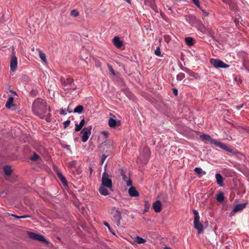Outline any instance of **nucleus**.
Here are the masks:
<instances>
[{"mask_svg": "<svg viewBox=\"0 0 249 249\" xmlns=\"http://www.w3.org/2000/svg\"><path fill=\"white\" fill-rule=\"evenodd\" d=\"M215 178L216 179V182L220 186H223V178L221 174L217 173L215 175Z\"/></svg>", "mask_w": 249, "mask_h": 249, "instance_id": "412c9836", "label": "nucleus"}, {"mask_svg": "<svg viewBox=\"0 0 249 249\" xmlns=\"http://www.w3.org/2000/svg\"><path fill=\"white\" fill-rule=\"evenodd\" d=\"M10 92L11 93H13V94H14V95H17V93H16V92L15 91H13V90H10Z\"/></svg>", "mask_w": 249, "mask_h": 249, "instance_id": "e2e57ef3", "label": "nucleus"}, {"mask_svg": "<svg viewBox=\"0 0 249 249\" xmlns=\"http://www.w3.org/2000/svg\"><path fill=\"white\" fill-rule=\"evenodd\" d=\"M89 170H90V173L91 174L92 172V169L91 167H90L89 168Z\"/></svg>", "mask_w": 249, "mask_h": 249, "instance_id": "774afa93", "label": "nucleus"}, {"mask_svg": "<svg viewBox=\"0 0 249 249\" xmlns=\"http://www.w3.org/2000/svg\"><path fill=\"white\" fill-rule=\"evenodd\" d=\"M113 43L117 48H120L123 45V41L118 36H115L113 39Z\"/></svg>", "mask_w": 249, "mask_h": 249, "instance_id": "dca6fc26", "label": "nucleus"}, {"mask_svg": "<svg viewBox=\"0 0 249 249\" xmlns=\"http://www.w3.org/2000/svg\"><path fill=\"white\" fill-rule=\"evenodd\" d=\"M106 187L100 185L99 188V193L103 196H107L109 195L108 190L106 188Z\"/></svg>", "mask_w": 249, "mask_h": 249, "instance_id": "5701e85b", "label": "nucleus"}, {"mask_svg": "<svg viewBox=\"0 0 249 249\" xmlns=\"http://www.w3.org/2000/svg\"><path fill=\"white\" fill-rule=\"evenodd\" d=\"M10 215H11V216H13V217H15L17 219H21V217L20 216H18V215H17L15 214H9Z\"/></svg>", "mask_w": 249, "mask_h": 249, "instance_id": "5fc2aeb1", "label": "nucleus"}, {"mask_svg": "<svg viewBox=\"0 0 249 249\" xmlns=\"http://www.w3.org/2000/svg\"><path fill=\"white\" fill-rule=\"evenodd\" d=\"M13 101L14 98L12 96L9 97L5 105L7 108L10 109L12 106H15V105L13 104Z\"/></svg>", "mask_w": 249, "mask_h": 249, "instance_id": "393cba45", "label": "nucleus"}, {"mask_svg": "<svg viewBox=\"0 0 249 249\" xmlns=\"http://www.w3.org/2000/svg\"><path fill=\"white\" fill-rule=\"evenodd\" d=\"M155 53L158 55L160 56L161 54L160 50V47H158L157 49L155 51Z\"/></svg>", "mask_w": 249, "mask_h": 249, "instance_id": "49530a36", "label": "nucleus"}, {"mask_svg": "<svg viewBox=\"0 0 249 249\" xmlns=\"http://www.w3.org/2000/svg\"><path fill=\"white\" fill-rule=\"evenodd\" d=\"M108 124L110 127L115 128L116 126L121 125V122L120 120L111 118L109 119Z\"/></svg>", "mask_w": 249, "mask_h": 249, "instance_id": "1a4fd4ad", "label": "nucleus"}, {"mask_svg": "<svg viewBox=\"0 0 249 249\" xmlns=\"http://www.w3.org/2000/svg\"><path fill=\"white\" fill-rule=\"evenodd\" d=\"M216 200L219 202H222L224 200V196L222 192H219L216 196Z\"/></svg>", "mask_w": 249, "mask_h": 249, "instance_id": "c85d7f7f", "label": "nucleus"}, {"mask_svg": "<svg viewBox=\"0 0 249 249\" xmlns=\"http://www.w3.org/2000/svg\"><path fill=\"white\" fill-rule=\"evenodd\" d=\"M84 111V107L82 105H78L73 110V112L75 113L80 114Z\"/></svg>", "mask_w": 249, "mask_h": 249, "instance_id": "cd10ccee", "label": "nucleus"}, {"mask_svg": "<svg viewBox=\"0 0 249 249\" xmlns=\"http://www.w3.org/2000/svg\"><path fill=\"white\" fill-rule=\"evenodd\" d=\"M104 224L105 226H107L108 229H109V231L113 234V235H115V233L114 232V231H113L111 228H110V227L109 226V224L108 223L106 222H105L104 223Z\"/></svg>", "mask_w": 249, "mask_h": 249, "instance_id": "37998d69", "label": "nucleus"}, {"mask_svg": "<svg viewBox=\"0 0 249 249\" xmlns=\"http://www.w3.org/2000/svg\"><path fill=\"white\" fill-rule=\"evenodd\" d=\"M60 113L62 115H66L67 114L66 110L64 109H61L60 110Z\"/></svg>", "mask_w": 249, "mask_h": 249, "instance_id": "864d4df0", "label": "nucleus"}, {"mask_svg": "<svg viewBox=\"0 0 249 249\" xmlns=\"http://www.w3.org/2000/svg\"><path fill=\"white\" fill-rule=\"evenodd\" d=\"M76 160L71 161L68 163V167L70 168H76Z\"/></svg>", "mask_w": 249, "mask_h": 249, "instance_id": "72a5a7b5", "label": "nucleus"}, {"mask_svg": "<svg viewBox=\"0 0 249 249\" xmlns=\"http://www.w3.org/2000/svg\"><path fill=\"white\" fill-rule=\"evenodd\" d=\"M210 62L211 64L215 68H227L229 67V65L218 59L212 58Z\"/></svg>", "mask_w": 249, "mask_h": 249, "instance_id": "39448f33", "label": "nucleus"}, {"mask_svg": "<svg viewBox=\"0 0 249 249\" xmlns=\"http://www.w3.org/2000/svg\"><path fill=\"white\" fill-rule=\"evenodd\" d=\"M27 234L28 237L32 239L41 241L47 244L49 243V242L45 239L43 235L31 231H27Z\"/></svg>", "mask_w": 249, "mask_h": 249, "instance_id": "423d86ee", "label": "nucleus"}, {"mask_svg": "<svg viewBox=\"0 0 249 249\" xmlns=\"http://www.w3.org/2000/svg\"><path fill=\"white\" fill-rule=\"evenodd\" d=\"M51 115L50 113L48 114V115H47L45 118V120L47 122H51V119H50Z\"/></svg>", "mask_w": 249, "mask_h": 249, "instance_id": "603ef678", "label": "nucleus"}, {"mask_svg": "<svg viewBox=\"0 0 249 249\" xmlns=\"http://www.w3.org/2000/svg\"><path fill=\"white\" fill-rule=\"evenodd\" d=\"M185 77V74L183 73H179L177 76V79L178 80H181Z\"/></svg>", "mask_w": 249, "mask_h": 249, "instance_id": "79ce46f5", "label": "nucleus"}, {"mask_svg": "<svg viewBox=\"0 0 249 249\" xmlns=\"http://www.w3.org/2000/svg\"><path fill=\"white\" fill-rule=\"evenodd\" d=\"M193 213L195 215L194 220H196H196H199V216L198 212L196 210H193Z\"/></svg>", "mask_w": 249, "mask_h": 249, "instance_id": "a19ab883", "label": "nucleus"}, {"mask_svg": "<svg viewBox=\"0 0 249 249\" xmlns=\"http://www.w3.org/2000/svg\"><path fill=\"white\" fill-rule=\"evenodd\" d=\"M213 144L215 145L216 146L220 147L222 149H225L227 151L231 152L232 151V149L228 148L225 144L219 142L216 140V142H214Z\"/></svg>", "mask_w": 249, "mask_h": 249, "instance_id": "a211bd4d", "label": "nucleus"}, {"mask_svg": "<svg viewBox=\"0 0 249 249\" xmlns=\"http://www.w3.org/2000/svg\"><path fill=\"white\" fill-rule=\"evenodd\" d=\"M39 158V156L36 154V153H34L33 155L30 158V159L33 161H36Z\"/></svg>", "mask_w": 249, "mask_h": 249, "instance_id": "4c0bfd02", "label": "nucleus"}, {"mask_svg": "<svg viewBox=\"0 0 249 249\" xmlns=\"http://www.w3.org/2000/svg\"><path fill=\"white\" fill-rule=\"evenodd\" d=\"M21 217V218H28V217H30L31 216L30 215H24L23 216H20Z\"/></svg>", "mask_w": 249, "mask_h": 249, "instance_id": "13d9d810", "label": "nucleus"}, {"mask_svg": "<svg viewBox=\"0 0 249 249\" xmlns=\"http://www.w3.org/2000/svg\"><path fill=\"white\" fill-rule=\"evenodd\" d=\"M247 203L234 204V213L243 210L246 206Z\"/></svg>", "mask_w": 249, "mask_h": 249, "instance_id": "f3484780", "label": "nucleus"}, {"mask_svg": "<svg viewBox=\"0 0 249 249\" xmlns=\"http://www.w3.org/2000/svg\"><path fill=\"white\" fill-rule=\"evenodd\" d=\"M32 110L34 113L39 116L41 119L44 118L43 115L47 111V106L45 101L40 98H37L33 102Z\"/></svg>", "mask_w": 249, "mask_h": 249, "instance_id": "f257e3e1", "label": "nucleus"}, {"mask_svg": "<svg viewBox=\"0 0 249 249\" xmlns=\"http://www.w3.org/2000/svg\"><path fill=\"white\" fill-rule=\"evenodd\" d=\"M14 51V49L13 50ZM18 60L17 58L15 55V53L13 51L11 59L10 61V70L11 71H15L17 68Z\"/></svg>", "mask_w": 249, "mask_h": 249, "instance_id": "6e6552de", "label": "nucleus"}, {"mask_svg": "<svg viewBox=\"0 0 249 249\" xmlns=\"http://www.w3.org/2000/svg\"><path fill=\"white\" fill-rule=\"evenodd\" d=\"M39 55L40 59L45 63H47V59L46 57V55L44 53H43L41 51H39Z\"/></svg>", "mask_w": 249, "mask_h": 249, "instance_id": "c756f323", "label": "nucleus"}, {"mask_svg": "<svg viewBox=\"0 0 249 249\" xmlns=\"http://www.w3.org/2000/svg\"><path fill=\"white\" fill-rule=\"evenodd\" d=\"M200 138L201 140L205 142H209L212 144H214V142H216V140L212 138L208 134H202L200 136Z\"/></svg>", "mask_w": 249, "mask_h": 249, "instance_id": "9d476101", "label": "nucleus"}, {"mask_svg": "<svg viewBox=\"0 0 249 249\" xmlns=\"http://www.w3.org/2000/svg\"><path fill=\"white\" fill-rule=\"evenodd\" d=\"M190 18L195 21L193 24H195V26L197 27L200 32L205 34H211V30L209 28H206L199 21L197 20L195 17L191 16Z\"/></svg>", "mask_w": 249, "mask_h": 249, "instance_id": "20e7f679", "label": "nucleus"}, {"mask_svg": "<svg viewBox=\"0 0 249 249\" xmlns=\"http://www.w3.org/2000/svg\"><path fill=\"white\" fill-rule=\"evenodd\" d=\"M60 81L63 86L65 87H66L67 85L71 84L73 82V79L71 78H67L66 80H65L63 78H61Z\"/></svg>", "mask_w": 249, "mask_h": 249, "instance_id": "6ab92c4d", "label": "nucleus"}, {"mask_svg": "<svg viewBox=\"0 0 249 249\" xmlns=\"http://www.w3.org/2000/svg\"><path fill=\"white\" fill-rule=\"evenodd\" d=\"M194 171L196 172V173L197 174H206V172L205 171H203L202 169L201 168H199V167H196L195 168Z\"/></svg>", "mask_w": 249, "mask_h": 249, "instance_id": "f704fd0d", "label": "nucleus"}, {"mask_svg": "<svg viewBox=\"0 0 249 249\" xmlns=\"http://www.w3.org/2000/svg\"><path fill=\"white\" fill-rule=\"evenodd\" d=\"M108 68H109V70L113 74V75H115V71L113 69V68L111 66L108 65Z\"/></svg>", "mask_w": 249, "mask_h": 249, "instance_id": "3c124183", "label": "nucleus"}, {"mask_svg": "<svg viewBox=\"0 0 249 249\" xmlns=\"http://www.w3.org/2000/svg\"><path fill=\"white\" fill-rule=\"evenodd\" d=\"M3 169L4 174L7 176H9L11 175L12 172V169L10 166H9V165L4 166L3 168Z\"/></svg>", "mask_w": 249, "mask_h": 249, "instance_id": "4be33fe9", "label": "nucleus"}, {"mask_svg": "<svg viewBox=\"0 0 249 249\" xmlns=\"http://www.w3.org/2000/svg\"><path fill=\"white\" fill-rule=\"evenodd\" d=\"M151 0V2L150 4V6H151V7L152 8V9H153L156 12H158L157 8L154 3V0Z\"/></svg>", "mask_w": 249, "mask_h": 249, "instance_id": "ea45409f", "label": "nucleus"}, {"mask_svg": "<svg viewBox=\"0 0 249 249\" xmlns=\"http://www.w3.org/2000/svg\"><path fill=\"white\" fill-rule=\"evenodd\" d=\"M112 142H102L99 146V151L101 153H104L103 154L108 155V157L111 156V149L112 148Z\"/></svg>", "mask_w": 249, "mask_h": 249, "instance_id": "7ed1b4c3", "label": "nucleus"}, {"mask_svg": "<svg viewBox=\"0 0 249 249\" xmlns=\"http://www.w3.org/2000/svg\"><path fill=\"white\" fill-rule=\"evenodd\" d=\"M57 176L58 178L60 179V180L61 181V182L63 183L64 185H67V182L66 179L61 172L57 171Z\"/></svg>", "mask_w": 249, "mask_h": 249, "instance_id": "aec40b11", "label": "nucleus"}, {"mask_svg": "<svg viewBox=\"0 0 249 249\" xmlns=\"http://www.w3.org/2000/svg\"><path fill=\"white\" fill-rule=\"evenodd\" d=\"M71 121L69 120H68L67 121H65L64 123V128H66L70 124Z\"/></svg>", "mask_w": 249, "mask_h": 249, "instance_id": "de8ad7c7", "label": "nucleus"}, {"mask_svg": "<svg viewBox=\"0 0 249 249\" xmlns=\"http://www.w3.org/2000/svg\"><path fill=\"white\" fill-rule=\"evenodd\" d=\"M134 241L138 244L144 243L146 241L144 239L140 236H137Z\"/></svg>", "mask_w": 249, "mask_h": 249, "instance_id": "473e14b6", "label": "nucleus"}, {"mask_svg": "<svg viewBox=\"0 0 249 249\" xmlns=\"http://www.w3.org/2000/svg\"><path fill=\"white\" fill-rule=\"evenodd\" d=\"M173 93L174 94L177 96L178 95V89H173Z\"/></svg>", "mask_w": 249, "mask_h": 249, "instance_id": "4d7b16f0", "label": "nucleus"}, {"mask_svg": "<svg viewBox=\"0 0 249 249\" xmlns=\"http://www.w3.org/2000/svg\"><path fill=\"white\" fill-rule=\"evenodd\" d=\"M96 62V66H101V63L99 61L95 60Z\"/></svg>", "mask_w": 249, "mask_h": 249, "instance_id": "052dcab7", "label": "nucleus"}, {"mask_svg": "<svg viewBox=\"0 0 249 249\" xmlns=\"http://www.w3.org/2000/svg\"><path fill=\"white\" fill-rule=\"evenodd\" d=\"M108 157V155H106V154H103L101 156V160L100 164L101 165H103L105 160L107 159V158Z\"/></svg>", "mask_w": 249, "mask_h": 249, "instance_id": "58836bf2", "label": "nucleus"}, {"mask_svg": "<svg viewBox=\"0 0 249 249\" xmlns=\"http://www.w3.org/2000/svg\"><path fill=\"white\" fill-rule=\"evenodd\" d=\"M79 15V12L76 9L72 10L71 12V15L73 17H77Z\"/></svg>", "mask_w": 249, "mask_h": 249, "instance_id": "c9c22d12", "label": "nucleus"}, {"mask_svg": "<svg viewBox=\"0 0 249 249\" xmlns=\"http://www.w3.org/2000/svg\"><path fill=\"white\" fill-rule=\"evenodd\" d=\"M234 21L236 26H237V24H238V20L236 18H234Z\"/></svg>", "mask_w": 249, "mask_h": 249, "instance_id": "680f3d73", "label": "nucleus"}, {"mask_svg": "<svg viewBox=\"0 0 249 249\" xmlns=\"http://www.w3.org/2000/svg\"><path fill=\"white\" fill-rule=\"evenodd\" d=\"M38 93V91L36 89H32L30 92V95L33 96H36Z\"/></svg>", "mask_w": 249, "mask_h": 249, "instance_id": "a18cd8bd", "label": "nucleus"}, {"mask_svg": "<svg viewBox=\"0 0 249 249\" xmlns=\"http://www.w3.org/2000/svg\"><path fill=\"white\" fill-rule=\"evenodd\" d=\"M234 81L237 82L238 84L241 83L242 81L240 76H236L234 77Z\"/></svg>", "mask_w": 249, "mask_h": 249, "instance_id": "09e8293b", "label": "nucleus"}, {"mask_svg": "<svg viewBox=\"0 0 249 249\" xmlns=\"http://www.w3.org/2000/svg\"><path fill=\"white\" fill-rule=\"evenodd\" d=\"M192 1L196 6L201 10V7L200 6L199 0H192Z\"/></svg>", "mask_w": 249, "mask_h": 249, "instance_id": "c03bdc74", "label": "nucleus"}, {"mask_svg": "<svg viewBox=\"0 0 249 249\" xmlns=\"http://www.w3.org/2000/svg\"><path fill=\"white\" fill-rule=\"evenodd\" d=\"M85 124V120L84 119H83L81 120V122H80L79 124H75V131H80L83 126Z\"/></svg>", "mask_w": 249, "mask_h": 249, "instance_id": "b1692460", "label": "nucleus"}, {"mask_svg": "<svg viewBox=\"0 0 249 249\" xmlns=\"http://www.w3.org/2000/svg\"><path fill=\"white\" fill-rule=\"evenodd\" d=\"M201 10H202V12H203V16H207L209 15V13H208V12L204 11L203 10H202V9H201Z\"/></svg>", "mask_w": 249, "mask_h": 249, "instance_id": "bf43d9fd", "label": "nucleus"}, {"mask_svg": "<svg viewBox=\"0 0 249 249\" xmlns=\"http://www.w3.org/2000/svg\"><path fill=\"white\" fill-rule=\"evenodd\" d=\"M234 157L239 158L241 160H245V157L244 155L239 152H235V151Z\"/></svg>", "mask_w": 249, "mask_h": 249, "instance_id": "2f4dec72", "label": "nucleus"}, {"mask_svg": "<svg viewBox=\"0 0 249 249\" xmlns=\"http://www.w3.org/2000/svg\"><path fill=\"white\" fill-rule=\"evenodd\" d=\"M152 207L156 213L160 212L161 211V203L160 201L157 200L154 202Z\"/></svg>", "mask_w": 249, "mask_h": 249, "instance_id": "ddd939ff", "label": "nucleus"}, {"mask_svg": "<svg viewBox=\"0 0 249 249\" xmlns=\"http://www.w3.org/2000/svg\"><path fill=\"white\" fill-rule=\"evenodd\" d=\"M144 209L143 211V213L144 214L146 212H147L149 209L150 208V204L149 203L148 201L147 200H144Z\"/></svg>", "mask_w": 249, "mask_h": 249, "instance_id": "7c9ffc66", "label": "nucleus"}, {"mask_svg": "<svg viewBox=\"0 0 249 249\" xmlns=\"http://www.w3.org/2000/svg\"><path fill=\"white\" fill-rule=\"evenodd\" d=\"M120 174L123 177V180L126 182V185L128 186H131L132 185V181L130 178L127 179V177L125 175V172L123 169H121Z\"/></svg>", "mask_w": 249, "mask_h": 249, "instance_id": "f8f14e48", "label": "nucleus"}, {"mask_svg": "<svg viewBox=\"0 0 249 249\" xmlns=\"http://www.w3.org/2000/svg\"><path fill=\"white\" fill-rule=\"evenodd\" d=\"M233 214V209L231 211V212L230 213V215L231 216Z\"/></svg>", "mask_w": 249, "mask_h": 249, "instance_id": "69168bd1", "label": "nucleus"}, {"mask_svg": "<svg viewBox=\"0 0 249 249\" xmlns=\"http://www.w3.org/2000/svg\"><path fill=\"white\" fill-rule=\"evenodd\" d=\"M102 134H103L106 138H107L108 136V133L105 131H102Z\"/></svg>", "mask_w": 249, "mask_h": 249, "instance_id": "6e6d98bb", "label": "nucleus"}, {"mask_svg": "<svg viewBox=\"0 0 249 249\" xmlns=\"http://www.w3.org/2000/svg\"><path fill=\"white\" fill-rule=\"evenodd\" d=\"M222 0L225 3L229 4L230 8L231 10L232 9V8H233L232 0Z\"/></svg>", "mask_w": 249, "mask_h": 249, "instance_id": "e433bc0d", "label": "nucleus"}, {"mask_svg": "<svg viewBox=\"0 0 249 249\" xmlns=\"http://www.w3.org/2000/svg\"><path fill=\"white\" fill-rule=\"evenodd\" d=\"M186 43L189 46H193L195 43V40L191 37H187L185 38Z\"/></svg>", "mask_w": 249, "mask_h": 249, "instance_id": "bb28decb", "label": "nucleus"}, {"mask_svg": "<svg viewBox=\"0 0 249 249\" xmlns=\"http://www.w3.org/2000/svg\"><path fill=\"white\" fill-rule=\"evenodd\" d=\"M92 129V126L90 125L87 127H84L81 133L82 134V141L83 142H86L88 141L89 135L91 134V130Z\"/></svg>", "mask_w": 249, "mask_h": 249, "instance_id": "0eeeda50", "label": "nucleus"}, {"mask_svg": "<svg viewBox=\"0 0 249 249\" xmlns=\"http://www.w3.org/2000/svg\"><path fill=\"white\" fill-rule=\"evenodd\" d=\"M142 154L146 159H148L150 157V151L149 147L145 146L143 149Z\"/></svg>", "mask_w": 249, "mask_h": 249, "instance_id": "a878e982", "label": "nucleus"}, {"mask_svg": "<svg viewBox=\"0 0 249 249\" xmlns=\"http://www.w3.org/2000/svg\"><path fill=\"white\" fill-rule=\"evenodd\" d=\"M107 167V164H106L105 166V170L106 169ZM109 175L105 171L102 175V179H101L102 184L101 185L105 186L112 191H113L112 181L111 179L109 178Z\"/></svg>", "mask_w": 249, "mask_h": 249, "instance_id": "f03ea898", "label": "nucleus"}, {"mask_svg": "<svg viewBox=\"0 0 249 249\" xmlns=\"http://www.w3.org/2000/svg\"><path fill=\"white\" fill-rule=\"evenodd\" d=\"M128 194L131 197L139 196L140 194L135 187L131 186L128 189Z\"/></svg>", "mask_w": 249, "mask_h": 249, "instance_id": "4468645a", "label": "nucleus"}, {"mask_svg": "<svg viewBox=\"0 0 249 249\" xmlns=\"http://www.w3.org/2000/svg\"><path fill=\"white\" fill-rule=\"evenodd\" d=\"M242 105L240 106H236V108L238 110H239L242 107Z\"/></svg>", "mask_w": 249, "mask_h": 249, "instance_id": "0e129e2a", "label": "nucleus"}, {"mask_svg": "<svg viewBox=\"0 0 249 249\" xmlns=\"http://www.w3.org/2000/svg\"><path fill=\"white\" fill-rule=\"evenodd\" d=\"M194 227L197 230L198 233H201L203 230V225L199 222V220L194 221Z\"/></svg>", "mask_w": 249, "mask_h": 249, "instance_id": "2eb2a0df", "label": "nucleus"}, {"mask_svg": "<svg viewBox=\"0 0 249 249\" xmlns=\"http://www.w3.org/2000/svg\"><path fill=\"white\" fill-rule=\"evenodd\" d=\"M112 211H115V213L114 214L113 217L116 222V224L118 226L120 224V220L122 219L121 213L118 210H115V208L113 207Z\"/></svg>", "mask_w": 249, "mask_h": 249, "instance_id": "9b49d317", "label": "nucleus"}, {"mask_svg": "<svg viewBox=\"0 0 249 249\" xmlns=\"http://www.w3.org/2000/svg\"><path fill=\"white\" fill-rule=\"evenodd\" d=\"M67 111L69 112V113H71L72 112L71 110H70V109H69V108H68L67 109Z\"/></svg>", "mask_w": 249, "mask_h": 249, "instance_id": "338daca9", "label": "nucleus"}, {"mask_svg": "<svg viewBox=\"0 0 249 249\" xmlns=\"http://www.w3.org/2000/svg\"><path fill=\"white\" fill-rule=\"evenodd\" d=\"M186 72H189V74L192 77H195V73L193 72H191L189 70H188V69H186V70L185 71Z\"/></svg>", "mask_w": 249, "mask_h": 249, "instance_id": "8fccbe9b", "label": "nucleus"}]
</instances>
